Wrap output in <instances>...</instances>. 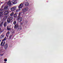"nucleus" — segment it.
Here are the masks:
<instances>
[{
    "label": "nucleus",
    "instance_id": "nucleus-13",
    "mask_svg": "<svg viewBox=\"0 0 63 63\" xmlns=\"http://www.w3.org/2000/svg\"><path fill=\"white\" fill-rule=\"evenodd\" d=\"M29 5V3L28 2H26L25 4V6H28Z\"/></svg>",
    "mask_w": 63,
    "mask_h": 63
},
{
    "label": "nucleus",
    "instance_id": "nucleus-15",
    "mask_svg": "<svg viewBox=\"0 0 63 63\" xmlns=\"http://www.w3.org/2000/svg\"><path fill=\"white\" fill-rule=\"evenodd\" d=\"M9 35H10V32H8L6 33V36H7V37H8Z\"/></svg>",
    "mask_w": 63,
    "mask_h": 63
},
{
    "label": "nucleus",
    "instance_id": "nucleus-8",
    "mask_svg": "<svg viewBox=\"0 0 63 63\" xmlns=\"http://www.w3.org/2000/svg\"><path fill=\"white\" fill-rule=\"evenodd\" d=\"M12 2L14 4H16L17 3V2H16V0H13L12 1Z\"/></svg>",
    "mask_w": 63,
    "mask_h": 63
},
{
    "label": "nucleus",
    "instance_id": "nucleus-25",
    "mask_svg": "<svg viewBox=\"0 0 63 63\" xmlns=\"http://www.w3.org/2000/svg\"><path fill=\"white\" fill-rule=\"evenodd\" d=\"M8 16H5L4 17V19H6V18H7Z\"/></svg>",
    "mask_w": 63,
    "mask_h": 63
},
{
    "label": "nucleus",
    "instance_id": "nucleus-2",
    "mask_svg": "<svg viewBox=\"0 0 63 63\" xmlns=\"http://www.w3.org/2000/svg\"><path fill=\"white\" fill-rule=\"evenodd\" d=\"M16 9V6H15L12 7L11 9V11H15Z\"/></svg>",
    "mask_w": 63,
    "mask_h": 63
},
{
    "label": "nucleus",
    "instance_id": "nucleus-3",
    "mask_svg": "<svg viewBox=\"0 0 63 63\" xmlns=\"http://www.w3.org/2000/svg\"><path fill=\"white\" fill-rule=\"evenodd\" d=\"M18 20L19 21V22H21V21H22V17H19V16H18Z\"/></svg>",
    "mask_w": 63,
    "mask_h": 63
},
{
    "label": "nucleus",
    "instance_id": "nucleus-5",
    "mask_svg": "<svg viewBox=\"0 0 63 63\" xmlns=\"http://www.w3.org/2000/svg\"><path fill=\"white\" fill-rule=\"evenodd\" d=\"M4 54V51H3L0 50V55L2 56Z\"/></svg>",
    "mask_w": 63,
    "mask_h": 63
},
{
    "label": "nucleus",
    "instance_id": "nucleus-10",
    "mask_svg": "<svg viewBox=\"0 0 63 63\" xmlns=\"http://www.w3.org/2000/svg\"><path fill=\"white\" fill-rule=\"evenodd\" d=\"M5 37V35H2L0 36V38L1 39H3Z\"/></svg>",
    "mask_w": 63,
    "mask_h": 63
},
{
    "label": "nucleus",
    "instance_id": "nucleus-11",
    "mask_svg": "<svg viewBox=\"0 0 63 63\" xmlns=\"http://www.w3.org/2000/svg\"><path fill=\"white\" fill-rule=\"evenodd\" d=\"M7 21L8 23H10V22H11V20L10 19V18H9L7 19Z\"/></svg>",
    "mask_w": 63,
    "mask_h": 63
},
{
    "label": "nucleus",
    "instance_id": "nucleus-6",
    "mask_svg": "<svg viewBox=\"0 0 63 63\" xmlns=\"http://www.w3.org/2000/svg\"><path fill=\"white\" fill-rule=\"evenodd\" d=\"M5 42L4 41V42H3V41H2L0 44L1 46H4V45H5Z\"/></svg>",
    "mask_w": 63,
    "mask_h": 63
},
{
    "label": "nucleus",
    "instance_id": "nucleus-1",
    "mask_svg": "<svg viewBox=\"0 0 63 63\" xmlns=\"http://www.w3.org/2000/svg\"><path fill=\"white\" fill-rule=\"evenodd\" d=\"M28 10V7H25L24 8H23L22 9V11L23 12H26Z\"/></svg>",
    "mask_w": 63,
    "mask_h": 63
},
{
    "label": "nucleus",
    "instance_id": "nucleus-30",
    "mask_svg": "<svg viewBox=\"0 0 63 63\" xmlns=\"http://www.w3.org/2000/svg\"><path fill=\"white\" fill-rule=\"evenodd\" d=\"M4 61L5 62H7V59H4Z\"/></svg>",
    "mask_w": 63,
    "mask_h": 63
},
{
    "label": "nucleus",
    "instance_id": "nucleus-29",
    "mask_svg": "<svg viewBox=\"0 0 63 63\" xmlns=\"http://www.w3.org/2000/svg\"><path fill=\"white\" fill-rule=\"evenodd\" d=\"M3 47H0V50L3 51Z\"/></svg>",
    "mask_w": 63,
    "mask_h": 63
},
{
    "label": "nucleus",
    "instance_id": "nucleus-21",
    "mask_svg": "<svg viewBox=\"0 0 63 63\" xmlns=\"http://www.w3.org/2000/svg\"><path fill=\"white\" fill-rule=\"evenodd\" d=\"M7 22H5V23H4V27H6V26H7Z\"/></svg>",
    "mask_w": 63,
    "mask_h": 63
},
{
    "label": "nucleus",
    "instance_id": "nucleus-32",
    "mask_svg": "<svg viewBox=\"0 0 63 63\" xmlns=\"http://www.w3.org/2000/svg\"><path fill=\"white\" fill-rule=\"evenodd\" d=\"M14 33H15V31H14L13 32L12 34H14Z\"/></svg>",
    "mask_w": 63,
    "mask_h": 63
},
{
    "label": "nucleus",
    "instance_id": "nucleus-36",
    "mask_svg": "<svg viewBox=\"0 0 63 63\" xmlns=\"http://www.w3.org/2000/svg\"><path fill=\"white\" fill-rule=\"evenodd\" d=\"M6 1H7V0H5Z\"/></svg>",
    "mask_w": 63,
    "mask_h": 63
},
{
    "label": "nucleus",
    "instance_id": "nucleus-22",
    "mask_svg": "<svg viewBox=\"0 0 63 63\" xmlns=\"http://www.w3.org/2000/svg\"><path fill=\"white\" fill-rule=\"evenodd\" d=\"M23 14H24V12H22L21 13L20 12L19 13V15H23Z\"/></svg>",
    "mask_w": 63,
    "mask_h": 63
},
{
    "label": "nucleus",
    "instance_id": "nucleus-24",
    "mask_svg": "<svg viewBox=\"0 0 63 63\" xmlns=\"http://www.w3.org/2000/svg\"><path fill=\"white\" fill-rule=\"evenodd\" d=\"M14 12H12V13L11 14H10V16H12L14 15Z\"/></svg>",
    "mask_w": 63,
    "mask_h": 63
},
{
    "label": "nucleus",
    "instance_id": "nucleus-34",
    "mask_svg": "<svg viewBox=\"0 0 63 63\" xmlns=\"http://www.w3.org/2000/svg\"><path fill=\"white\" fill-rule=\"evenodd\" d=\"M4 63H7V62H4Z\"/></svg>",
    "mask_w": 63,
    "mask_h": 63
},
{
    "label": "nucleus",
    "instance_id": "nucleus-23",
    "mask_svg": "<svg viewBox=\"0 0 63 63\" xmlns=\"http://www.w3.org/2000/svg\"><path fill=\"white\" fill-rule=\"evenodd\" d=\"M20 10H21V9H17L16 11V13H17V12H18V11H20Z\"/></svg>",
    "mask_w": 63,
    "mask_h": 63
},
{
    "label": "nucleus",
    "instance_id": "nucleus-19",
    "mask_svg": "<svg viewBox=\"0 0 63 63\" xmlns=\"http://www.w3.org/2000/svg\"><path fill=\"white\" fill-rule=\"evenodd\" d=\"M17 29V30H20L21 29V26H19L18 27Z\"/></svg>",
    "mask_w": 63,
    "mask_h": 63
},
{
    "label": "nucleus",
    "instance_id": "nucleus-9",
    "mask_svg": "<svg viewBox=\"0 0 63 63\" xmlns=\"http://www.w3.org/2000/svg\"><path fill=\"white\" fill-rule=\"evenodd\" d=\"M23 6V4L22 3L20 4L19 6V8H21Z\"/></svg>",
    "mask_w": 63,
    "mask_h": 63
},
{
    "label": "nucleus",
    "instance_id": "nucleus-4",
    "mask_svg": "<svg viewBox=\"0 0 63 63\" xmlns=\"http://www.w3.org/2000/svg\"><path fill=\"white\" fill-rule=\"evenodd\" d=\"M11 26L10 25H9V26H8L7 27V30H10L11 29Z\"/></svg>",
    "mask_w": 63,
    "mask_h": 63
},
{
    "label": "nucleus",
    "instance_id": "nucleus-14",
    "mask_svg": "<svg viewBox=\"0 0 63 63\" xmlns=\"http://www.w3.org/2000/svg\"><path fill=\"white\" fill-rule=\"evenodd\" d=\"M8 44H6L5 45L4 47L5 49H7V48H8Z\"/></svg>",
    "mask_w": 63,
    "mask_h": 63
},
{
    "label": "nucleus",
    "instance_id": "nucleus-17",
    "mask_svg": "<svg viewBox=\"0 0 63 63\" xmlns=\"http://www.w3.org/2000/svg\"><path fill=\"white\" fill-rule=\"evenodd\" d=\"M3 22H2L1 23H0V26H1L2 25V24H3ZM1 32V29L0 28V32Z\"/></svg>",
    "mask_w": 63,
    "mask_h": 63
},
{
    "label": "nucleus",
    "instance_id": "nucleus-27",
    "mask_svg": "<svg viewBox=\"0 0 63 63\" xmlns=\"http://www.w3.org/2000/svg\"><path fill=\"white\" fill-rule=\"evenodd\" d=\"M9 18H10L11 20H12L13 19V17H9Z\"/></svg>",
    "mask_w": 63,
    "mask_h": 63
},
{
    "label": "nucleus",
    "instance_id": "nucleus-12",
    "mask_svg": "<svg viewBox=\"0 0 63 63\" xmlns=\"http://www.w3.org/2000/svg\"><path fill=\"white\" fill-rule=\"evenodd\" d=\"M9 12L7 11H5V12L4 13V15H7V14H9Z\"/></svg>",
    "mask_w": 63,
    "mask_h": 63
},
{
    "label": "nucleus",
    "instance_id": "nucleus-20",
    "mask_svg": "<svg viewBox=\"0 0 63 63\" xmlns=\"http://www.w3.org/2000/svg\"><path fill=\"white\" fill-rule=\"evenodd\" d=\"M3 12H0V17H1V16H3Z\"/></svg>",
    "mask_w": 63,
    "mask_h": 63
},
{
    "label": "nucleus",
    "instance_id": "nucleus-18",
    "mask_svg": "<svg viewBox=\"0 0 63 63\" xmlns=\"http://www.w3.org/2000/svg\"><path fill=\"white\" fill-rule=\"evenodd\" d=\"M8 7H8V6H5L4 8V10H7V8H8Z\"/></svg>",
    "mask_w": 63,
    "mask_h": 63
},
{
    "label": "nucleus",
    "instance_id": "nucleus-16",
    "mask_svg": "<svg viewBox=\"0 0 63 63\" xmlns=\"http://www.w3.org/2000/svg\"><path fill=\"white\" fill-rule=\"evenodd\" d=\"M18 25L17 24H16L14 26V28H18Z\"/></svg>",
    "mask_w": 63,
    "mask_h": 63
},
{
    "label": "nucleus",
    "instance_id": "nucleus-28",
    "mask_svg": "<svg viewBox=\"0 0 63 63\" xmlns=\"http://www.w3.org/2000/svg\"><path fill=\"white\" fill-rule=\"evenodd\" d=\"M16 16H17V15H16V14H15L14 15V17H16Z\"/></svg>",
    "mask_w": 63,
    "mask_h": 63
},
{
    "label": "nucleus",
    "instance_id": "nucleus-31",
    "mask_svg": "<svg viewBox=\"0 0 63 63\" xmlns=\"http://www.w3.org/2000/svg\"><path fill=\"white\" fill-rule=\"evenodd\" d=\"M7 39V38H6V37H5L4 39H3V41H5V40H6V39Z\"/></svg>",
    "mask_w": 63,
    "mask_h": 63
},
{
    "label": "nucleus",
    "instance_id": "nucleus-7",
    "mask_svg": "<svg viewBox=\"0 0 63 63\" xmlns=\"http://www.w3.org/2000/svg\"><path fill=\"white\" fill-rule=\"evenodd\" d=\"M7 4L9 6H10V5H12V3H11V2L10 1H8V2H7Z\"/></svg>",
    "mask_w": 63,
    "mask_h": 63
},
{
    "label": "nucleus",
    "instance_id": "nucleus-35",
    "mask_svg": "<svg viewBox=\"0 0 63 63\" xmlns=\"http://www.w3.org/2000/svg\"><path fill=\"white\" fill-rule=\"evenodd\" d=\"M1 42V40H0V43Z\"/></svg>",
    "mask_w": 63,
    "mask_h": 63
},
{
    "label": "nucleus",
    "instance_id": "nucleus-33",
    "mask_svg": "<svg viewBox=\"0 0 63 63\" xmlns=\"http://www.w3.org/2000/svg\"><path fill=\"white\" fill-rule=\"evenodd\" d=\"M0 11H3V10H0Z\"/></svg>",
    "mask_w": 63,
    "mask_h": 63
},
{
    "label": "nucleus",
    "instance_id": "nucleus-26",
    "mask_svg": "<svg viewBox=\"0 0 63 63\" xmlns=\"http://www.w3.org/2000/svg\"><path fill=\"white\" fill-rule=\"evenodd\" d=\"M16 21H15L13 23V24H14V25H15V24H16Z\"/></svg>",
    "mask_w": 63,
    "mask_h": 63
}]
</instances>
